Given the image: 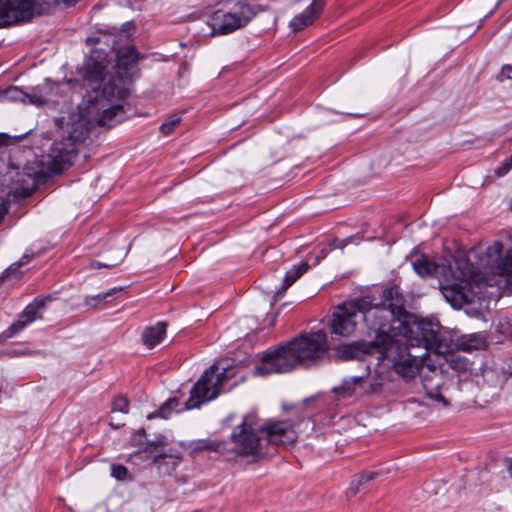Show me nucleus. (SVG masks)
I'll list each match as a JSON object with an SVG mask.
<instances>
[{
  "instance_id": "nucleus-1",
  "label": "nucleus",
  "mask_w": 512,
  "mask_h": 512,
  "mask_svg": "<svg viewBox=\"0 0 512 512\" xmlns=\"http://www.w3.org/2000/svg\"><path fill=\"white\" fill-rule=\"evenodd\" d=\"M108 61L100 53L93 52L86 64L84 81L91 89L78 105V112L69 116L56 118L55 125L61 131L64 139L56 143L51 166L43 162L29 163L24 167V173L34 180L35 184L45 183L53 174L61 173L69 164V156L75 152L74 145L83 142L92 127L95 125L112 127L124 120L123 106L113 104L114 101L123 100L129 94L128 80L119 73L109 79L100 91L97 84L106 74Z\"/></svg>"
},
{
  "instance_id": "nucleus-2",
  "label": "nucleus",
  "mask_w": 512,
  "mask_h": 512,
  "mask_svg": "<svg viewBox=\"0 0 512 512\" xmlns=\"http://www.w3.org/2000/svg\"><path fill=\"white\" fill-rule=\"evenodd\" d=\"M362 319L368 328L375 333L372 342L356 341L345 345L341 349V357L344 359L360 358L363 355H376L377 360H390L396 374L411 376L416 371L415 363L421 355L408 353L407 357L401 350V328H398L397 319L391 314L387 307L381 305H370L362 312Z\"/></svg>"
},
{
  "instance_id": "nucleus-3",
  "label": "nucleus",
  "mask_w": 512,
  "mask_h": 512,
  "mask_svg": "<svg viewBox=\"0 0 512 512\" xmlns=\"http://www.w3.org/2000/svg\"><path fill=\"white\" fill-rule=\"evenodd\" d=\"M327 334L320 330L302 334L275 351L266 352L253 374L265 376L291 372L298 366L309 367L328 352Z\"/></svg>"
},
{
  "instance_id": "nucleus-4",
  "label": "nucleus",
  "mask_w": 512,
  "mask_h": 512,
  "mask_svg": "<svg viewBox=\"0 0 512 512\" xmlns=\"http://www.w3.org/2000/svg\"><path fill=\"white\" fill-rule=\"evenodd\" d=\"M401 328V350L407 357L408 353L421 355L419 361H409L415 363L416 371L411 376L399 375L403 380L410 381L419 372L420 368L426 365L430 370L434 369L435 363L430 360L431 353L434 355L450 351L451 335L447 331H442L437 322L426 319H419L406 322H399Z\"/></svg>"
},
{
  "instance_id": "nucleus-5",
  "label": "nucleus",
  "mask_w": 512,
  "mask_h": 512,
  "mask_svg": "<svg viewBox=\"0 0 512 512\" xmlns=\"http://www.w3.org/2000/svg\"><path fill=\"white\" fill-rule=\"evenodd\" d=\"M263 428L256 412L247 413L230 435L234 452L240 456H252L256 459L267 455V440L261 436L264 434Z\"/></svg>"
},
{
  "instance_id": "nucleus-6",
  "label": "nucleus",
  "mask_w": 512,
  "mask_h": 512,
  "mask_svg": "<svg viewBox=\"0 0 512 512\" xmlns=\"http://www.w3.org/2000/svg\"><path fill=\"white\" fill-rule=\"evenodd\" d=\"M257 6L239 0L227 8L214 11L209 24L214 35H225L245 27L258 13Z\"/></svg>"
},
{
  "instance_id": "nucleus-7",
  "label": "nucleus",
  "mask_w": 512,
  "mask_h": 512,
  "mask_svg": "<svg viewBox=\"0 0 512 512\" xmlns=\"http://www.w3.org/2000/svg\"><path fill=\"white\" fill-rule=\"evenodd\" d=\"M370 305V297L365 296L338 305L329 321L332 339L349 337L357 328L362 312Z\"/></svg>"
},
{
  "instance_id": "nucleus-8",
  "label": "nucleus",
  "mask_w": 512,
  "mask_h": 512,
  "mask_svg": "<svg viewBox=\"0 0 512 512\" xmlns=\"http://www.w3.org/2000/svg\"><path fill=\"white\" fill-rule=\"evenodd\" d=\"M411 264L414 271L421 277L436 276L449 280L451 274L454 279L465 280L469 276L468 273L464 272L454 273L453 266L446 259H441L440 262L435 263L424 255L415 254L411 256Z\"/></svg>"
},
{
  "instance_id": "nucleus-9",
  "label": "nucleus",
  "mask_w": 512,
  "mask_h": 512,
  "mask_svg": "<svg viewBox=\"0 0 512 512\" xmlns=\"http://www.w3.org/2000/svg\"><path fill=\"white\" fill-rule=\"evenodd\" d=\"M455 265L457 266V270L453 269V272L456 274H460L461 272L468 273L467 279L460 280L452 278L451 274L449 275V280L445 279L448 283L446 286L442 287V294L445 299L451 303L453 307L460 305L462 302H468L467 296L462 291V284L468 283L473 280L472 270L470 268H463L462 265H465V262L462 260H456Z\"/></svg>"
},
{
  "instance_id": "nucleus-10",
  "label": "nucleus",
  "mask_w": 512,
  "mask_h": 512,
  "mask_svg": "<svg viewBox=\"0 0 512 512\" xmlns=\"http://www.w3.org/2000/svg\"><path fill=\"white\" fill-rule=\"evenodd\" d=\"M503 245L501 242H494L486 250V261L484 267L494 274L500 276H512V250H508L502 258Z\"/></svg>"
},
{
  "instance_id": "nucleus-11",
  "label": "nucleus",
  "mask_w": 512,
  "mask_h": 512,
  "mask_svg": "<svg viewBox=\"0 0 512 512\" xmlns=\"http://www.w3.org/2000/svg\"><path fill=\"white\" fill-rule=\"evenodd\" d=\"M237 374L236 366L230 365L227 360H221L206 369L194 384H224L234 379L237 382Z\"/></svg>"
},
{
  "instance_id": "nucleus-12",
  "label": "nucleus",
  "mask_w": 512,
  "mask_h": 512,
  "mask_svg": "<svg viewBox=\"0 0 512 512\" xmlns=\"http://www.w3.org/2000/svg\"><path fill=\"white\" fill-rule=\"evenodd\" d=\"M264 438L269 444L289 445L293 444L297 439V434L293 425L289 421H277L263 424Z\"/></svg>"
},
{
  "instance_id": "nucleus-13",
  "label": "nucleus",
  "mask_w": 512,
  "mask_h": 512,
  "mask_svg": "<svg viewBox=\"0 0 512 512\" xmlns=\"http://www.w3.org/2000/svg\"><path fill=\"white\" fill-rule=\"evenodd\" d=\"M450 386H420L417 392L420 398L413 399L420 405L434 404L440 408H447L450 405Z\"/></svg>"
},
{
  "instance_id": "nucleus-14",
  "label": "nucleus",
  "mask_w": 512,
  "mask_h": 512,
  "mask_svg": "<svg viewBox=\"0 0 512 512\" xmlns=\"http://www.w3.org/2000/svg\"><path fill=\"white\" fill-rule=\"evenodd\" d=\"M48 301H51L50 296H40L35 298V300L26 306L24 311L19 315L18 320L11 324V331L18 333L36 319L42 318V312Z\"/></svg>"
},
{
  "instance_id": "nucleus-15",
  "label": "nucleus",
  "mask_w": 512,
  "mask_h": 512,
  "mask_svg": "<svg viewBox=\"0 0 512 512\" xmlns=\"http://www.w3.org/2000/svg\"><path fill=\"white\" fill-rule=\"evenodd\" d=\"M404 304L405 299L399 287H390L383 292L382 305L387 307L391 314L397 319L398 325L400 321L406 322V320L411 318V315L405 310Z\"/></svg>"
},
{
  "instance_id": "nucleus-16",
  "label": "nucleus",
  "mask_w": 512,
  "mask_h": 512,
  "mask_svg": "<svg viewBox=\"0 0 512 512\" xmlns=\"http://www.w3.org/2000/svg\"><path fill=\"white\" fill-rule=\"evenodd\" d=\"M219 394V386H192L190 389V397L185 402V408H198L202 404L214 400Z\"/></svg>"
},
{
  "instance_id": "nucleus-17",
  "label": "nucleus",
  "mask_w": 512,
  "mask_h": 512,
  "mask_svg": "<svg viewBox=\"0 0 512 512\" xmlns=\"http://www.w3.org/2000/svg\"><path fill=\"white\" fill-rule=\"evenodd\" d=\"M324 7V0H313V2L299 15H296L290 22L293 31H300L311 25L320 15Z\"/></svg>"
},
{
  "instance_id": "nucleus-18",
  "label": "nucleus",
  "mask_w": 512,
  "mask_h": 512,
  "mask_svg": "<svg viewBox=\"0 0 512 512\" xmlns=\"http://www.w3.org/2000/svg\"><path fill=\"white\" fill-rule=\"evenodd\" d=\"M118 41H113V49L116 52V61L119 69L128 70L139 60V54L134 46L126 45L117 47Z\"/></svg>"
},
{
  "instance_id": "nucleus-19",
  "label": "nucleus",
  "mask_w": 512,
  "mask_h": 512,
  "mask_svg": "<svg viewBox=\"0 0 512 512\" xmlns=\"http://www.w3.org/2000/svg\"><path fill=\"white\" fill-rule=\"evenodd\" d=\"M166 329L167 323L163 321H160L153 326L146 327L142 333L143 343L150 349L155 347L163 340L166 334Z\"/></svg>"
},
{
  "instance_id": "nucleus-20",
  "label": "nucleus",
  "mask_w": 512,
  "mask_h": 512,
  "mask_svg": "<svg viewBox=\"0 0 512 512\" xmlns=\"http://www.w3.org/2000/svg\"><path fill=\"white\" fill-rule=\"evenodd\" d=\"M485 344L484 338L480 334L463 335L456 340L451 337V349L472 351L480 349Z\"/></svg>"
},
{
  "instance_id": "nucleus-21",
  "label": "nucleus",
  "mask_w": 512,
  "mask_h": 512,
  "mask_svg": "<svg viewBox=\"0 0 512 512\" xmlns=\"http://www.w3.org/2000/svg\"><path fill=\"white\" fill-rule=\"evenodd\" d=\"M435 357L437 358L436 362L437 365H439L440 368L443 367V362L447 363L450 368L463 372L466 371L469 365V362L467 359L462 358L460 355L455 354L453 349L450 348L449 352H445L442 354H436Z\"/></svg>"
},
{
  "instance_id": "nucleus-22",
  "label": "nucleus",
  "mask_w": 512,
  "mask_h": 512,
  "mask_svg": "<svg viewBox=\"0 0 512 512\" xmlns=\"http://www.w3.org/2000/svg\"><path fill=\"white\" fill-rule=\"evenodd\" d=\"M57 88L56 85L50 83L30 88L29 91L26 92V101L37 106L44 105L48 101L52 91Z\"/></svg>"
},
{
  "instance_id": "nucleus-23",
  "label": "nucleus",
  "mask_w": 512,
  "mask_h": 512,
  "mask_svg": "<svg viewBox=\"0 0 512 512\" xmlns=\"http://www.w3.org/2000/svg\"><path fill=\"white\" fill-rule=\"evenodd\" d=\"M225 441L201 439L191 442L190 448L193 452L213 451L220 453L225 449Z\"/></svg>"
},
{
  "instance_id": "nucleus-24",
  "label": "nucleus",
  "mask_w": 512,
  "mask_h": 512,
  "mask_svg": "<svg viewBox=\"0 0 512 512\" xmlns=\"http://www.w3.org/2000/svg\"><path fill=\"white\" fill-rule=\"evenodd\" d=\"M309 265L306 262L301 263L298 266H294L292 269L287 271L282 286V292H285L294 282H296L304 273L307 272Z\"/></svg>"
},
{
  "instance_id": "nucleus-25",
  "label": "nucleus",
  "mask_w": 512,
  "mask_h": 512,
  "mask_svg": "<svg viewBox=\"0 0 512 512\" xmlns=\"http://www.w3.org/2000/svg\"><path fill=\"white\" fill-rule=\"evenodd\" d=\"M350 242V239H332L329 243V248H322L320 250L321 258H325L327 254L334 249H343L348 243Z\"/></svg>"
},
{
  "instance_id": "nucleus-26",
  "label": "nucleus",
  "mask_w": 512,
  "mask_h": 512,
  "mask_svg": "<svg viewBox=\"0 0 512 512\" xmlns=\"http://www.w3.org/2000/svg\"><path fill=\"white\" fill-rule=\"evenodd\" d=\"M332 392L339 398L348 400L353 397L355 389L354 386H334Z\"/></svg>"
},
{
  "instance_id": "nucleus-27",
  "label": "nucleus",
  "mask_w": 512,
  "mask_h": 512,
  "mask_svg": "<svg viewBox=\"0 0 512 512\" xmlns=\"http://www.w3.org/2000/svg\"><path fill=\"white\" fill-rule=\"evenodd\" d=\"M5 95L8 99L13 101L26 102V92L18 87H10L5 91Z\"/></svg>"
},
{
  "instance_id": "nucleus-28",
  "label": "nucleus",
  "mask_w": 512,
  "mask_h": 512,
  "mask_svg": "<svg viewBox=\"0 0 512 512\" xmlns=\"http://www.w3.org/2000/svg\"><path fill=\"white\" fill-rule=\"evenodd\" d=\"M128 399L125 396H118L114 399L112 404V411L113 412H128Z\"/></svg>"
},
{
  "instance_id": "nucleus-29",
  "label": "nucleus",
  "mask_w": 512,
  "mask_h": 512,
  "mask_svg": "<svg viewBox=\"0 0 512 512\" xmlns=\"http://www.w3.org/2000/svg\"><path fill=\"white\" fill-rule=\"evenodd\" d=\"M179 123H180V118L174 117V118L162 123L160 126V131L164 135H169Z\"/></svg>"
},
{
  "instance_id": "nucleus-30",
  "label": "nucleus",
  "mask_w": 512,
  "mask_h": 512,
  "mask_svg": "<svg viewBox=\"0 0 512 512\" xmlns=\"http://www.w3.org/2000/svg\"><path fill=\"white\" fill-rule=\"evenodd\" d=\"M33 255H29V254H24L21 259L17 262V263H14L12 264L7 270H6V274L7 276H10L12 273H16V271L18 270L19 267L27 264L31 259H32Z\"/></svg>"
},
{
  "instance_id": "nucleus-31",
  "label": "nucleus",
  "mask_w": 512,
  "mask_h": 512,
  "mask_svg": "<svg viewBox=\"0 0 512 512\" xmlns=\"http://www.w3.org/2000/svg\"><path fill=\"white\" fill-rule=\"evenodd\" d=\"M120 290H121V288L114 287V288L110 289L109 291H107L105 293H100V294H98L96 296H92L90 298H87L86 303L91 305V301H99V302L100 301H104L108 297L113 296L115 293H117Z\"/></svg>"
},
{
  "instance_id": "nucleus-32",
  "label": "nucleus",
  "mask_w": 512,
  "mask_h": 512,
  "mask_svg": "<svg viewBox=\"0 0 512 512\" xmlns=\"http://www.w3.org/2000/svg\"><path fill=\"white\" fill-rule=\"evenodd\" d=\"M123 253L120 254L118 259L114 262H100V261H93L91 263V267L93 269H100V268H113L116 267L123 259Z\"/></svg>"
},
{
  "instance_id": "nucleus-33",
  "label": "nucleus",
  "mask_w": 512,
  "mask_h": 512,
  "mask_svg": "<svg viewBox=\"0 0 512 512\" xmlns=\"http://www.w3.org/2000/svg\"><path fill=\"white\" fill-rule=\"evenodd\" d=\"M178 406V401L175 398H171L167 400L160 408L159 414L162 418H167L169 416V410Z\"/></svg>"
},
{
  "instance_id": "nucleus-34",
  "label": "nucleus",
  "mask_w": 512,
  "mask_h": 512,
  "mask_svg": "<svg viewBox=\"0 0 512 512\" xmlns=\"http://www.w3.org/2000/svg\"><path fill=\"white\" fill-rule=\"evenodd\" d=\"M512 169V155L506 159L496 170L495 175L502 177Z\"/></svg>"
},
{
  "instance_id": "nucleus-35",
  "label": "nucleus",
  "mask_w": 512,
  "mask_h": 512,
  "mask_svg": "<svg viewBox=\"0 0 512 512\" xmlns=\"http://www.w3.org/2000/svg\"><path fill=\"white\" fill-rule=\"evenodd\" d=\"M111 475L117 480H124L127 475V469L123 465H112Z\"/></svg>"
},
{
  "instance_id": "nucleus-36",
  "label": "nucleus",
  "mask_w": 512,
  "mask_h": 512,
  "mask_svg": "<svg viewBox=\"0 0 512 512\" xmlns=\"http://www.w3.org/2000/svg\"><path fill=\"white\" fill-rule=\"evenodd\" d=\"M363 486V480H359L357 477L351 482L350 487L348 489V494L354 496L360 490V487Z\"/></svg>"
},
{
  "instance_id": "nucleus-37",
  "label": "nucleus",
  "mask_w": 512,
  "mask_h": 512,
  "mask_svg": "<svg viewBox=\"0 0 512 512\" xmlns=\"http://www.w3.org/2000/svg\"><path fill=\"white\" fill-rule=\"evenodd\" d=\"M377 477V473L375 472H363L357 478L359 480H363V485L374 480Z\"/></svg>"
},
{
  "instance_id": "nucleus-38",
  "label": "nucleus",
  "mask_w": 512,
  "mask_h": 512,
  "mask_svg": "<svg viewBox=\"0 0 512 512\" xmlns=\"http://www.w3.org/2000/svg\"><path fill=\"white\" fill-rule=\"evenodd\" d=\"M132 28H133V25L130 22H127V23L123 24L120 37L121 38L122 37L129 38L130 35H131Z\"/></svg>"
},
{
  "instance_id": "nucleus-39",
  "label": "nucleus",
  "mask_w": 512,
  "mask_h": 512,
  "mask_svg": "<svg viewBox=\"0 0 512 512\" xmlns=\"http://www.w3.org/2000/svg\"><path fill=\"white\" fill-rule=\"evenodd\" d=\"M15 334H17V332H12L11 331V325H10L7 330H5L2 334H0V343H2L3 341L11 338Z\"/></svg>"
},
{
  "instance_id": "nucleus-40",
  "label": "nucleus",
  "mask_w": 512,
  "mask_h": 512,
  "mask_svg": "<svg viewBox=\"0 0 512 512\" xmlns=\"http://www.w3.org/2000/svg\"><path fill=\"white\" fill-rule=\"evenodd\" d=\"M511 71H512V66L505 65V66H503V68L501 70V74L497 78L500 79L501 81L503 80L504 76L509 79L510 78L509 73Z\"/></svg>"
},
{
  "instance_id": "nucleus-41",
  "label": "nucleus",
  "mask_w": 512,
  "mask_h": 512,
  "mask_svg": "<svg viewBox=\"0 0 512 512\" xmlns=\"http://www.w3.org/2000/svg\"><path fill=\"white\" fill-rule=\"evenodd\" d=\"M167 444H168V442H167L166 437L159 436V437H157V439L154 442L150 443L149 446H165Z\"/></svg>"
},
{
  "instance_id": "nucleus-42",
  "label": "nucleus",
  "mask_w": 512,
  "mask_h": 512,
  "mask_svg": "<svg viewBox=\"0 0 512 512\" xmlns=\"http://www.w3.org/2000/svg\"><path fill=\"white\" fill-rule=\"evenodd\" d=\"M233 420V415H229L228 417L225 418L224 422L226 424L230 423L231 421Z\"/></svg>"
},
{
  "instance_id": "nucleus-43",
  "label": "nucleus",
  "mask_w": 512,
  "mask_h": 512,
  "mask_svg": "<svg viewBox=\"0 0 512 512\" xmlns=\"http://www.w3.org/2000/svg\"><path fill=\"white\" fill-rule=\"evenodd\" d=\"M162 457H163V456H162L161 454L156 455V456L154 457V462H156V463H157V462H158V460H159L160 458H162Z\"/></svg>"
},
{
  "instance_id": "nucleus-44",
  "label": "nucleus",
  "mask_w": 512,
  "mask_h": 512,
  "mask_svg": "<svg viewBox=\"0 0 512 512\" xmlns=\"http://www.w3.org/2000/svg\"><path fill=\"white\" fill-rule=\"evenodd\" d=\"M508 472H509V474H510V476L512 478V463L509 464V466H508Z\"/></svg>"
},
{
  "instance_id": "nucleus-45",
  "label": "nucleus",
  "mask_w": 512,
  "mask_h": 512,
  "mask_svg": "<svg viewBox=\"0 0 512 512\" xmlns=\"http://www.w3.org/2000/svg\"><path fill=\"white\" fill-rule=\"evenodd\" d=\"M475 404H478L479 406H482V403L478 402L477 400L475 401Z\"/></svg>"
},
{
  "instance_id": "nucleus-46",
  "label": "nucleus",
  "mask_w": 512,
  "mask_h": 512,
  "mask_svg": "<svg viewBox=\"0 0 512 512\" xmlns=\"http://www.w3.org/2000/svg\"><path fill=\"white\" fill-rule=\"evenodd\" d=\"M111 425L115 428H119V425H114L113 423H111Z\"/></svg>"
},
{
  "instance_id": "nucleus-47",
  "label": "nucleus",
  "mask_w": 512,
  "mask_h": 512,
  "mask_svg": "<svg viewBox=\"0 0 512 512\" xmlns=\"http://www.w3.org/2000/svg\"><path fill=\"white\" fill-rule=\"evenodd\" d=\"M511 125H512V122H511Z\"/></svg>"
}]
</instances>
